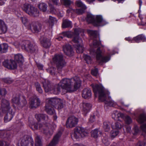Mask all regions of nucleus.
<instances>
[{
    "instance_id": "bf43d9fd",
    "label": "nucleus",
    "mask_w": 146,
    "mask_h": 146,
    "mask_svg": "<svg viewBox=\"0 0 146 146\" xmlns=\"http://www.w3.org/2000/svg\"><path fill=\"white\" fill-rule=\"evenodd\" d=\"M119 133L118 131L116 130L115 131L112 132L111 137L113 138H114L115 136H116Z\"/></svg>"
},
{
    "instance_id": "b1692460",
    "label": "nucleus",
    "mask_w": 146,
    "mask_h": 146,
    "mask_svg": "<svg viewBox=\"0 0 146 146\" xmlns=\"http://www.w3.org/2000/svg\"><path fill=\"white\" fill-rule=\"evenodd\" d=\"M41 24L38 23H33L32 24V29L34 32L37 33L41 29Z\"/></svg>"
},
{
    "instance_id": "e433bc0d",
    "label": "nucleus",
    "mask_w": 146,
    "mask_h": 146,
    "mask_svg": "<svg viewBox=\"0 0 146 146\" xmlns=\"http://www.w3.org/2000/svg\"><path fill=\"white\" fill-rule=\"evenodd\" d=\"M50 8L51 12L54 14H57L58 15H60L61 17H62L63 16L62 13H61L60 11L58 9H55L54 7L52 5H50Z\"/></svg>"
},
{
    "instance_id": "13d9d810",
    "label": "nucleus",
    "mask_w": 146,
    "mask_h": 146,
    "mask_svg": "<svg viewBox=\"0 0 146 146\" xmlns=\"http://www.w3.org/2000/svg\"><path fill=\"white\" fill-rule=\"evenodd\" d=\"M0 146H9L8 143L4 141H0Z\"/></svg>"
},
{
    "instance_id": "6e6552de",
    "label": "nucleus",
    "mask_w": 146,
    "mask_h": 146,
    "mask_svg": "<svg viewBox=\"0 0 146 146\" xmlns=\"http://www.w3.org/2000/svg\"><path fill=\"white\" fill-rule=\"evenodd\" d=\"M88 134V132L82 127H77L74 129V136L76 139L87 136Z\"/></svg>"
},
{
    "instance_id": "a878e982",
    "label": "nucleus",
    "mask_w": 146,
    "mask_h": 146,
    "mask_svg": "<svg viewBox=\"0 0 146 146\" xmlns=\"http://www.w3.org/2000/svg\"><path fill=\"white\" fill-rule=\"evenodd\" d=\"M11 60H5L3 63V66L9 69H14L16 67L15 65L14 66L10 65Z\"/></svg>"
},
{
    "instance_id": "4c0bfd02",
    "label": "nucleus",
    "mask_w": 146,
    "mask_h": 146,
    "mask_svg": "<svg viewBox=\"0 0 146 146\" xmlns=\"http://www.w3.org/2000/svg\"><path fill=\"white\" fill-rule=\"evenodd\" d=\"M8 45L7 44L3 43L0 45V51L1 53L6 52H7Z\"/></svg>"
},
{
    "instance_id": "f8f14e48",
    "label": "nucleus",
    "mask_w": 146,
    "mask_h": 146,
    "mask_svg": "<svg viewBox=\"0 0 146 146\" xmlns=\"http://www.w3.org/2000/svg\"><path fill=\"white\" fill-rule=\"evenodd\" d=\"M34 141L32 138L27 135L24 136L21 142V146H33Z\"/></svg>"
},
{
    "instance_id": "de8ad7c7",
    "label": "nucleus",
    "mask_w": 146,
    "mask_h": 146,
    "mask_svg": "<svg viewBox=\"0 0 146 146\" xmlns=\"http://www.w3.org/2000/svg\"><path fill=\"white\" fill-rule=\"evenodd\" d=\"M20 101V97L18 96H17L15 97L12 100V102L17 104V106L18 105Z\"/></svg>"
},
{
    "instance_id": "603ef678",
    "label": "nucleus",
    "mask_w": 146,
    "mask_h": 146,
    "mask_svg": "<svg viewBox=\"0 0 146 146\" xmlns=\"http://www.w3.org/2000/svg\"><path fill=\"white\" fill-rule=\"evenodd\" d=\"M56 21V19L54 17H53L50 16H49L48 22L51 25H53V23Z\"/></svg>"
},
{
    "instance_id": "9b49d317",
    "label": "nucleus",
    "mask_w": 146,
    "mask_h": 146,
    "mask_svg": "<svg viewBox=\"0 0 146 146\" xmlns=\"http://www.w3.org/2000/svg\"><path fill=\"white\" fill-rule=\"evenodd\" d=\"M78 122V119L74 116L70 117L67 119L66 125L68 128H72L76 126Z\"/></svg>"
},
{
    "instance_id": "a19ab883",
    "label": "nucleus",
    "mask_w": 146,
    "mask_h": 146,
    "mask_svg": "<svg viewBox=\"0 0 146 146\" xmlns=\"http://www.w3.org/2000/svg\"><path fill=\"white\" fill-rule=\"evenodd\" d=\"M101 134L102 132L97 129H95L91 132V136L94 138H97L99 135H101Z\"/></svg>"
},
{
    "instance_id": "4d7b16f0",
    "label": "nucleus",
    "mask_w": 146,
    "mask_h": 146,
    "mask_svg": "<svg viewBox=\"0 0 146 146\" xmlns=\"http://www.w3.org/2000/svg\"><path fill=\"white\" fill-rule=\"evenodd\" d=\"M92 75L94 76H96L98 73V69L97 68H95L93 70H92L91 72Z\"/></svg>"
},
{
    "instance_id": "7ed1b4c3",
    "label": "nucleus",
    "mask_w": 146,
    "mask_h": 146,
    "mask_svg": "<svg viewBox=\"0 0 146 146\" xmlns=\"http://www.w3.org/2000/svg\"><path fill=\"white\" fill-rule=\"evenodd\" d=\"M100 44V42L94 39L92 44L90 45V53L91 54L95 55H96V58L97 62L102 64V63L106 62L109 60V56H102V51L100 50V48H98L96 51L95 48L98 47Z\"/></svg>"
},
{
    "instance_id": "39448f33",
    "label": "nucleus",
    "mask_w": 146,
    "mask_h": 146,
    "mask_svg": "<svg viewBox=\"0 0 146 146\" xmlns=\"http://www.w3.org/2000/svg\"><path fill=\"white\" fill-rule=\"evenodd\" d=\"M22 8L24 11L31 16L37 17L39 16V12L38 9L30 4L25 3Z\"/></svg>"
},
{
    "instance_id": "58836bf2",
    "label": "nucleus",
    "mask_w": 146,
    "mask_h": 146,
    "mask_svg": "<svg viewBox=\"0 0 146 146\" xmlns=\"http://www.w3.org/2000/svg\"><path fill=\"white\" fill-rule=\"evenodd\" d=\"M27 104V102L26 99L24 96H22L21 101H20L19 102L18 104V107L22 108L24 106H25Z\"/></svg>"
},
{
    "instance_id": "5701e85b",
    "label": "nucleus",
    "mask_w": 146,
    "mask_h": 146,
    "mask_svg": "<svg viewBox=\"0 0 146 146\" xmlns=\"http://www.w3.org/2000/svg\"><path fill=\"white\" fill-rule=\"evenodd\" d=\"M41 43L42 46L46 48H49L51 45L50 40L46 37L44 38Z\"/></svg>"
},
{
    "instance_id": "cd10ccee",
    "label": "nucleus",
    "mask_w": 146,
    "mask_h": 146,
    "mask_svg": "<svg viewBox=\"0 0 146 146\" xmlns=\"http://www.w3.org/2000/svg\"><path fill=\"white\" fill-rule=\"evenodd\" d=\"M35 117L38 121H40L41 119H42L46 122L48 120V116L44 114H36Z\"/></svg>"
},
{
    "instance_id": "5fc2aeb1",
    "label": "nucleus",
    "mask_w": 146,
    "mask_h": 146,
    "mask_svg": "<svg viewBox=\"0 0 146 146\" xmlns=\"http://www.w3.org/2000/svg\"><path fill=\"white\" fill-rule=\"evenodd\" d=\"M85 10V9H84L82 8L77 9H76V10H75V12L78 14L80 15L84 13V11Z\"/></svg>"
},
{
    "instance_id": "37998d69",
    "label": "nucleus",
    "mask_w": 146,
    "mask_h": 146,
    "mask_svg": "<svg viewBox=\"0 0 146 146\" xmlns=\"http://www.w3.org/2000/svg\"><path fill=\"white\" fill-rule=\"evenodd\" d=\"M76 4L77 6L81 7L84 9H86V7L85 5L80 0L77 1L76 2Z\"/></svg>"
},
{
    "instance_id": "4be33fe9",
    "label": "nucleus",
    "mask_w": 146,
    "mask_h": 146,
    "mask_svg": "<svg viewBox=\"0 0 146 146\" xmlns=\"http://www.w3.org/2000/svg\"><path fill=\"white\" fill-rule=\"evenodd\" d=\"M14 60L17 62L19 64L20 66L21 67L24 61V59L22 54H18L15 55Z\"/></svg>"
},
{
    "instance_id": "ea45409f",
    "label": "nucleus",
    "mask_w": 146,
    "mask_h": 146,
    "mask_svg": "<svg viewBox=\"0 0 146 146\" xmlns=\"http://www.w3.org/2000/svg\"><path fill=\"white\" fill-rule=\"evenodd\" d=\"M38 7L41 11L44 12L46 11L47 5L45 3H41L38 4Z\"/></svg>"
},
{
    "instance_id": "ddd939ff",
    "label": "nucleus",
    "mask_w": 146,
    "mask_h": 146,
    "mask_svg": "<svg viewBox=\"0 0 146 146\" xmlns=\"http://www.w3.org/2000/svg\"><path fill=\"white\" fill-rule=\"evenodd\" d=\"M83 31V30L80 28L76 29L74 30V33L71 31H65L62 33L64 36L67 37L68 38H71L74 36V37L76 36V35H78L79 36V34L80 32Z\"/></svg>"
},
{
    "instance_id": "bb28decb",
    "label": "nucleus",
    "mask_w": 146,
    "mask_h": 146,
    "mask_svg": "<svg viewBox=\"0 0 146 146\" xmlns=\"http://www.w3.org/2000/svg\"><path fill=\"white\" fill-rule=\"evenodd\" d=\"M103 21L102 17L101 15H97L95 19H94L93 25L95 26H98L100 25L101 23Z\"/></svg>"
},
{
    "instance_id": "774afa93",
    "label": "nucleus",
    "mask_w": 146,
    "mask_h": 146,
    "mask_svg": "<svg viewBox=\"0 0 146 146\" xmlns=\"http://www.w3.org/2000/svg\"><path fill=\"white\" fill-rule=\"evenodd\" d=\"M72 12H75V10L71 8H69L67 11V12L68 13Z\"/></svg>"
},
{
    "instance_id": "49530a36",
    "label": "nucleus",
    "mask_w": 146,
    "mask_h": 146,
    "mask_svg": "<svg viewBox=\"0 0 146 146\" xmlns=\"http://www.w3.org/2000/svg\"><path fill=\"white\" fill-rule=\"evenodd\" d=\"M109 121H105L104 123L103 127L105 131H109L110 129Z\"/></svg>"
},
{
    "instance_id": "c85d7f7f",
    "label": "nucleus",
    "mask_w": 146,
    "mask_h": 146,
    "mask_svg": "<svg viewBox=\"0 0 146 146\" xmlns=\"http://www.w3.org/2000/svg\"><path fill=\"white\" fill-rule=\"evenodd\" d=\"M45 110L47 113L50 115H52L55 113V111L54 106L46 104L45 106Z\"/></svg>"
},
{
    "instance_id": "412c9836",
    "label": "nucleus",
    "mask_w": 146,
    "mask_h": 146,
    "mask_svg": "<svg viewBox=\"0 0 146 146\" xmlns=\"http://www.w3.org/2000/svg\"><path fill=\"white\" fill-rule=\"evenodd\" d=\"M91 107V105L88 103L84 102L82 104V111L84 115H86L89 111Z\"/></svg>"
},
{
    "instance_id": "20e7f679",
    "label": "nucleus",
    "mask_w": 146,
    "mask_h": 146,
    "mask_svg": "<svg viewBox=\"0 0 146 146\" xmlns=\"http://www.w3.org/2000/svg\"><path fill=\"white\" fill-rule=\"evenodd\" d=\"M53 63L56 65L58 72H61L66 64L63 56L61 54H56L52 58Z\"/></svg>"
},
{
    "instance_id": "09e8293b",
    "label": "nucleus",
    "mask_w": 146,
    "mask_h": 146,
    "mask_svg": "<svg viewBox=\"0 0 146 146\" xmlns=\"http://www.w3.org/2000/svg\"><path fill=\"white\" fill-rule=\"evenodd\" d=\"M83 56L84 59L88 64H89L90 63L91 59L90 56L86 54H84Z\"/></svg>"
},
{
    "instance_id": "7c9ffc66",
    "label": "nucleus",
    "mask_w": 146,
    "mask_h": 146,
    "mask_svg": "<svg viewBox=\"0 0 146 146\" xmlns=\"http://www.w3.org/2000/svg\"><path fill=\"white\" fill-rule=\"evenodd\" d=\"M7 30V27L4 22L0 20V34L5 33Z\"/></svg>"
},
{
    "instance_id": "393cba45",
    "label": "nucleus",
    "mask_w": 146,
    "mask_h": 146,
    "mask_svg": "<svg viewBox=\"0 0 146 146\" xmlns=\"http://www.w3.org/2000/svg\"><path fill=\"white\" fill-rule=\"evenodd\" d=\"M133 39L135 42L139 43L141 40L142 42H145L146 41V37L143 34L139 35L134 37Z\"/></svg>"
},
{
    "instance_id": "e2e57ef3",
    "label": "nucleus",
    "mask_w": 146,
    "mask_h": 146,
    "mask_svg": "<svg viewBox=\"0 0 146 146\" xmlns=\"http://www.w3.org/2000/svg\"><path fill=\"white\" fill-rule=\"evenodd\" d=\"M95 116L94 115L91 116L89 119V122L91 123H93L95 121Z\"/></svg>"
},
{
    "instance_id": "1a4fd4ad",
    "label": "nucleus",
    "mask_w": 146,
    "mask_h": 146,
    "mask_svg": "<svg viewBox=\"0 0 146 146\" xmlns=\"http://www.w3.org/2000/svg\"><path fill=\"white\" fill-rule=\"evenodd\" d=\"M48 125L46 124H39V128L40 129L43 130V133L45 135L48 137H49L52 135L53 133V130L56 127V125L54 124L53 128H49L48 127Z\"/></svg>"
},
{
    "instance_id": "79ce46f5",
    "label": "nucleus",
    "mask_w": 146,
    "mask_h": 146,
    "mask_svg": "<svg viewBox=\"0 0 146 146\" xmlns=\"http://www.w3.org/2000/svg\"><path fill=\"white\" fill-rule=\"evenodd\" d=\"M87 32L91 36L93 37L94 38H96L97 36L98 32L96 31L89 30L87 31Z\"/></svg>"
},
{
    "instance_id": "423d86ee",
    "label": "nucleus",
    "mask_w": 146,
    "mask_h": 146,
    "mask_svg": "<svg viewBox=\"0 0 146 146\" xmlns=\"http://www.w3.org/2000/svg\"><path fill=\"white\" fill-rule=\"evenodd\" d=\"M46 104L55 107L58 110L63 108L62 101L57 98H48L46 100Z\"/></svg>"
},
{
    "instance_id": "f257e3e1",
    "label": "nucleus",
    "mask_w": 146,
    "mask_h": 146,
    "mask_svg": "<svg viewBox=\"0 0 146 146\" xmlns=\"http://www.w3.org/2000/svg\"><path fill=\"white\" fill-rule=\"evenodd\" d=\"M62 88L66 92H72L76 91L80 87L81 81L78 78L75 77L73 79H62L58 83Z\"/></svg>"
},
{
    "instance_id": "864d4df0",
    "label": "nucleus",
    "mask_w": 146,
    "mask_h": 146,
    "mask_svg": "<svg viewBox=\"0 0 146 146\" xmlns=\"http://www.w3.org/2000/svg\"><path fill=\"white\" fill-rule=\"evenodd\" d=\"M2 80L4 82L8 84H11L13 81V80L9 78H4Z\"/></svg>"
},
{
    "instance_id": "f704fd0d",
    "label": "nucleus",
    "mask_w": 146,
    "mask_h": 146,
    "mask_svg": "<svg viewBox=\"0 0 146 146\" xmlns=\"http://www.w3.org/2000/svg\"><path fill=\"white\" fill-rule=\"evenodd\" d=\"M35 146H42V138L37 134L35 135Z\"/></svg>"
},
{
    "instance_id": "a211bd4d",
    "label": "nucleus",
    "mask_w": 146,
    "mask_h": 146,
    "mask_svg": "<svg viewBox=\"0 0 146 146\" xmlns=\"http://www.w3.org/2000/svg\"><path fill=\"white\" fill-rule=\"evenodd\" d=\"M63 50L64 53L68 56H72L74 53L72 48L69 44H66L63 47Z\"/></svg>"
},
{
    "instance_id": "aec40b11",
    "label": "nucleus",
    "mask_w": 146,
    "mask_h": 146,
    "mask_svg": "<svg viewBox=\"0 0 146 146\" xmlns=\"http://www.w3.org/2000/svg\"><path fill=\"white\" fill-rule=\"evenodd\" d=\"M82 96L85 99L90 98L92 96V93L90 89L88 88L84 89L82 91Z\"/></svg>"
},
{
    "instance_id": "473e14b6",
    "label": "nucleus",
    "mask_w": 146,
    "mask_h": 146,
    "mask_svg": "<svg viewBox=\"0 0 146 146\" xmlns=\"http://www.w3.org/2000/svg\"><path fill=\"white\" fill-rule=\"evenodd\" d=\"M21 19L22 23L25 26L27 27L29 29H31V24L28 19L26 17H21Z\"/></svg>"
},
{
    "instance_id": "a18cd8bd",
    "label": "nucleus",
    "mask_w": 146,
    "mask_h": 146,
    "mask_svg": "<svg viewBox=\"0 0 146 146\" xmlns=\"http://www.w3.org/2000/svg\"><path fill=\"white\" fill-rule=\"evenodd\" d=\"M48 71L52 75H54L57 72L56 68L53 67H51L49 68L48 70Z\"/></svg>"
},
{
    "instance_id": "8fccbe9b",
    "label": "nucleus",
    "mask_w": 146,
    "mask_h": 146,
    "mask_svg": "<svg viewBox=\"0 0 146 146\" xmlns=\"http://www.w3.org/2000/svg\"><path fill=\"white\" fill-rule=\"evenodd\" d=\"M62 4L65 5H69L71 4V1L70 0H60Z\"/></svg>"
},
{
    "instance_id": "3c124183",
    "label": "nucleus",
    "mask_w": 146,
    "mask_h": 146,
    "mask_svg": "<svg viewBox=\"0 0 146 146\" xmlns=\"http://www.w3.org/2000/svg\"><path fill=\"white\" fill-rule=\"evenodd\" d=\"M7 94V91L5 88H0V95L2 96H4Z\"/></svg>"
},
{
    "instance_id": "338daca9",
    "label": "nucleus",
    "mask_w": 146,
    "mask_h": 146,
    "mask_svg": "<svg viewBox=\"0 0 146 146\" xmlns=\"http://www.w3.org/2000/svg\"><path fill=\"white\" fill-rule=\"evenodd\" d=\"M125 40L129 41H130L131 42H132L134 40L133 39V38L132 39L131 37H129L125 38Z\"/></svg>"
},
{
    "instance_id": "c9c22d12",
    "label": "nucleus",
    "mask_w": 146,
    "mask_h": 146,
    "mask_svg": "<svg viewBox=\"0 0 146 146\" xmlns=\"http://www.w3.org/2000/svg\"><path fill=\"white\" fill-rule=\"evenodd\" d=\"M86 20L88 23H92L93 25L94 21V17L92 14H88L87 16Z\"/></svg>"
},
{
    "instance_id": "c756f323",
    "label": "nucleus",
    "mask_w": 146,
    "mask_h": 146,
    "mask_svg": "<svg viewBox=\"0 0 146 146\" xmlns=\"http://www.w3.org/2000/svg\"><path fill=\"white\" fill-rule=\"evenodd\" d=\"M60 87L59 84L58 85L53 86L51 91V92L56 95L58 94L60 91Z\"/></svg>"
},
{
    "instance_id": "c03bdc74",
    "label": "nucleus",
    "mask_w": 146,
    "mask_h": 146,
    "mask_svg": "<svg viewBox=\"0 0 146 146\" xmlns=\"http://www.w3.org/2000/svg\"><path fill=\"white\" fill-rule=\"evenodd\" d=\"M35 86L36 88L37 91L40 94H42V90L40 84L38 82H36L35 83Z\"/></svg>"
},
{
    "instance_id": "6e6d98bb",
    "label": "nucleus",
    "mask_w": 146,
    "mask_h": 146,
    "mask_svg": "<svg viewBox=\"0 0 146 146\" xmlns=\"http://www.w3.org/2000/svg\"><path fill=\"white\" fill-rule=\"evenodd\" d=\"M125 121L126 123L129 124L131 123L132 120L131 118L129 116H127L125 117Z\"/></svg>"
},
{
    "instance_id": "9d476101",
    "label": "nucleus",
    "mask_w": 146,
    "mask_h": 146,
    "mask_svg": "<svg viewBox=\"0 0 146 146\" xmlns=\"http://www.w3.org/2000/svg\"><path fill=\"white\" fill-rule=\"evenodd\" d=\"M72 41L77 44L76 51L78 53H82L83 52L84 48L81 44L82 42V39L76 35L72 40Z\"/></svg>"
},
{
    "instance_id": "0eeeda50",
    "label": "nucleus",
    "mask_w": 146,
    "mask_h": 146,
    "mask_svg": "<svg viewBox=\"0 0 146 146\" xmlns=\"http://www.w3.org/2000/svg\"><path fill=\"white\" fill-rule=\"evenodd\" d=\"M21 46L23 49L29 51L31 53L35 54L38 52V49L36 45L31 43L28 41L23 42Z\"/></svg>"
},
{
    "instance_id": "f3484780",
    "label": "nucleus",
    "mask_w": 146,
    "mask_h": 146,
    "mask_svg": "<svg viewBox=\"0 0 146 146\" xmlns=\"http://www.w3.org/2000/svg\"><path fill=\"white\" fill-rule=\"evenodd\" d=\"M62 131H59L58 133L54 136L53 139L48 146H55L56 144L59 140V139L61 136Z\"/></svg>"
},
{
    "instance_id": "72a5a7b5",
    "label": "nucleus",
    "mask_w": 146,
    "mask_h": 146,
    "mask_svg": "<svg viewBox=\"0 0 146 146\" xmlns=\"http://www.w3.org/2000/svg\"><path fill=\"white\" fill-rule=\"evenodd\" d=\"M12 111H10L11 112L7 113L4 118L5 122H7L10 121L13 117L14 115V112H12Z\"/></svg>"
},
{
    "instance_id": "052dcab7",
    "label": "nucleus",
    "mask_w": 146,
    "mask_h": 146,
    "mask_svg": "<svg viewBox=\"0 0 146 146\" xmlns=\"http://www.w3.org/2000/svg\"><path fill=\"white\" fill-rule=\"evenodd\" d=\"M115 128L117 129H120L121 127V125L118 122H117L115 123Z\"/></svg>"
},
{
    "instance_id": "f03ea898",
    "label": "nucleus",
    "mask_w": 146,
    "mask_h": 146,
    "mask_svg": "<svg viewBox=\"0 0 146 146\" xmlns=\"http://www.w3.org/2000/svg\"><path fill=\"white\" fill-rule=\"evenodd\" d=\"M95 94H98L99 99L104 103V108L106 110H108L110 107V99L108 91L105 89L101 85L93 84H91Z\"/></svg>"
},
{
    "instance_id": "dca6fc26",
    "label": "nucleus",
    "mask_w": 146,
    "mask_h": 146,
    "mask_svg": "<svg viewBox=\"0 0 146 146\" xmlns=\"http://www.w3.org/2000/svg\"><path fill=\"white\" fill-rule=\"evenodd\" d=\"M1 106L2 111H3L7 112L8 111H10L12 110V109H11L9 102L7 100L3 99L1 100Z\"/></svg>"
},
{
    "instance_id": "69168bd1",
    "label": "nucleus",
    "mask_w": 146,
    "mask_h": 146,
    "mask_svg": "<svg viewBox=\"0 0 146 146\" xmlns=\"http://www.w3.org/2000/svg\"><path fill=\"white\" fill-rule=\"evenodd\" d=\"M136 146H146V142L144 144L141 142H138L137 143Z\"/></svg>"
},
{
    "instance_id": "0e129e2a",
    "label": "nucleus",
    "mask_w": 146,
    "mask_h": 146,
    "mask_svg": "<svg viewBox=\"0 0 146 146\" xmlns=\"http://www.w3.org/2000/svg\"><path fill=\"white\" fill-rule=\"evenodd\" d=\"M39 124H38L37 123H35L34 125H33V126L34 127V129H33L32 128V127H31V128H32V129L33 130L35 129H38V126L39 125Z\"/></svg>"
},
{
    "instance_id": "680f3d73",
    "label": "nucleus",
    "mask_w": 146,
    "mask_h": 146,
    "mask_svg": "<svg viewBox=\"0 0 146 146\" xmlns=\"http://www.w3.org/2000/svg\"><path fill=\"white\" fill-rule=\"evenodd\" d=\"M10 65H11L12 66H14V65L15 66V67L14 68V69H15L17 68V63L16 62V61H15L13 60H11V64Z\"/></svg>"
},
{
    "instance_id": "2f4dec72",
    "label": "nucleus",
    "mask_w": 146,
    "mask_h": 146,
    "mask_svg": "<svg viewBox=\"0 0 146 146\" xmlns=\"http://www.w3.org/2000/svg\"><path fill=\"white\" fill-rule=\"evenodd\" d=\"M72 27V24L71 21L67 19L63 20L62 25V27L63 28Z\"/></svg>"
},
{
    "instance_id": "6ab92c4d",
    "label": "nucleus",
    "mask_w": 146,
    "mask_h": 146,
    "mask_svg": "<svg viewBox=\"0 0 146 146\" xmlns=\"http://www.w3.org/2000/svg\"><path fill=\"white\" fill-rule=\"evenodd\" d=\"M42 84L46 92H47L51 91L53 86H51L49 81L44 80L42 82Z\"/></svg>"
},
{
    "instance_id": "2eb2a0df",
    "label": "nucleus",
    "mask_w": 146,
    "mask_h": 146,
    "mask_svg": "<svg viewBox=\"0 0 146 146\" xmlns=\"http://www.w3.org/2000/svg\"><path fill=\"white\" fill-rule=\"evenodd\" d=\"M41 101L36 96L30 98L29 102L30 106L31 108H36L40 104Z\"/></svg>"
},
{
    "instance_id": "4468645a",
    "label": "nucleus",
    "mask_w": 146,
    "mask_h": 146,
    "mask_svg": "<svg viewBox=\"0 0 146 146\" xmlns=\"http://www.w3.org/2000/svg\"><path fill=\"white\" fill-rule=\"evenodd\" d=\"M137 121L140 123L146 121V116L144 114H141L137 119ZM141 127L143 132V135L146 136V123L143 124Z\"/></svg>"
}]
</instances>
